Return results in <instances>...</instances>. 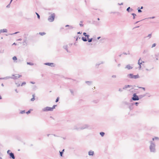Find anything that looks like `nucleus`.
Wrapping results in <instances>:
<instances>
[{"label":"nucleus","mask_w":159,"mask_h":159,"mask_svg":"<svg viewBox=\"0 0 159 159\" xmlns=\"http://www.w3.org/2000/svg\"><path fill=\"white\" fill-rule=\"evenodd\" d=\"M139 65V69H140L141 67V65Z\"/></svg>","instance_id":"60"},{"label":"nucleus","mask_w":159,"mask_h":159,"mask_svg":"<svg viewBox=\"0 0 159 159\" xmlns=\"http://www.w3.org/2000/svg\"><path fill=\"white\" fill-rule=\"evenodd\" d=\"M100 134L102 137H103L105 135V133L103 132H101L100 133Z\"/></svg>","instance_id":"25"},{"label":"nucleus","mask_w":159,"mask_h":159,"mask_svg":"<svg viewBox=\"0 0 159 159\" xmlns=\"http://www.w3.org/2000/svg\"><path fill=\"white\" fill-rule=\"evenodd\" d=\"M9 155L10 156V158H12L13 159H15V157L14 153L11 152L9 154Z\"/></svg>","instance_id":"8"},{"label":"nucleus","mask_w":159,"mask_h":159,"mask_svg":"<svg viewBox=\"0 0 159 159\" xmlns=\"http://www.w3.org/2000/svg\"><path fill=\"white\" fill-rule=\"evenodd\" d=\"M156 43H153L152 46V48L153 47H155L156 46Z\"/></svg>","instance_id":"44"},{"label":"nucleus","mask_w":159,"mask_h":159,"mask_svg":"<svg viewBox=\"0 0 159 159\" xmlns=\"http://www.w3.org/2000/svg\"><path fill=\"white\" fill-rule=\"evenodd\" d=\"M11 78V77L10 76H7L6 77H4V78H0V80H7Z\"/></svg>","instance_id":"14"},{"label":"nucleus","mask_w":159,"mask_h":159,"mask_svg":"<svg viewBox=\"0 0 159 159\" xmlns=\"http://www.w3.org/2000/svg\"><path fill=\"white\" fill-rule=\"evenodd\" d=\"M148 37H149L150 38L151 37V34H148Z\"/></svg>","instance_id":"57"},{"label":"nucleus","mask_w":159,"mask_h":159,"mask_svg":"<svg viewBox=\"0 0 159 159\" xmlns=\"http://www.w3.org/2000/svg\"><path fill=\"white\" fill-rule=\"evenodd\" d=\"M26 84V82H23L21 84V86H23L24 85H25Z\"/></svg>","instance_id":"41"},{"label":"nucleus","mask_w":159,"mask_h":159,"mask_svg":"<svg viewBox=\"0 0 159 159\" xmlns=\"http://www.w3.org/2000/svg\"><path fill=\"white\" fill-rule=\"evenodd\" d=\"M67 48L68 46L67 45H64L63 46V48L67 52H70L68 51Z\"/></svg>","instance_id":"13"},{"label":"nucleus","mask_w":159,"mask_h":159,"mask_svg":"<svg viewBox=\"0 0 159 159\" xmlns=\"http://www.w3.org/2000/svg\"><path fill=\"white\" fill-rule=\"evenodd\" d=\"M12 76L13 77H11V79H14V80H16L18 78L21 76V75H20L18 74H16V75H12Z\"/></svg>","instance_id":"5"},{"label":"nucleus","mask_w":159,"mask_h":159,"mask_svg":"<svg viewBox=\"0 0 159 159\" xmlns=\"http://www.w3.org/2000/svg\"><path fill=\"white\" fill-rule=\"evenodd\" d=\"M46 34V33L44 32H39V34H40V35H42V36H43L44 35H45V34Z\"/></svg>","instance_id":"28"},{"label":"nucleus","mask_w":159,"mask_h":159,"mask_svg":"<svg viewBox=\"0 0 159 159\" xmlns=\"http://www.w3.org/2000/svg\"><path fill=\"white\" fill-rule=\"evenodd\" d=\"M123 89H122L120 88L119 89V91H120V92H121L123 91Z\"/></svg>","instance_id":"50"},{"label":"nucleus","mask_w":159,"mask_h":159,"mask_svg":"<svg viewBox=\"0 0 159 159\" xmlns=\"http://www.w3.org/2000/svg\"><path fill=\"white\" fill-rule=\"evenodd\" d=\"M83 34L85 37L86 35H87V34L85 32H84L83 33Z\"/></svg>","instance_id":"53"},{"label":"nucleus","mask_w":159,"mask_h":159,"mask_svg":"<svg viewBox=\"0 0 159 159\" xmlns=\"http://www.w3.org/2000/svg\"><path fill=\"white\" fill-rule=\"evenodd\" d=\"M82 39L83 41H84V42H86L87 41V39L85 37H82Z\"/></svg>","instance_id":"19"},{"label":"nucleus","mask_w":159,"mask_h":159,"mask_svg":"<svg viewBox=\"0 0 159 159\" xmlns=\"http://www.w3.org/2000/svg\"><path fill=\"white\" fill-rule=\"evenodd\" d=\"M18 41H21L22 40L21 39H19L17 40Z\"/></svg>","instance_id":"62"},{"label":"nucleus","mask_w":159,"mask_h":159,"mask_svg":"<svg viewBox=\"0 0 159 159\" xmlns=\"http://www.w3.org/2000/svg\"><path fill=\"white\" fill-rule=\"evenodd\" d=\"M57 106V105H54L52 107H51V110L52 111L53 110V109L55 108V107Z\"/></svg>","instance_id":"29"},{"label":"nucleus","mask_w":159,"mask_h":159,"mask_svg":"<svg viewBox=\"0 0 159 159\" xmlns=\"http://www.w3.org/2000/svg\"><path fill=\"white\" fill-rule=\"evenodd\" d=\"M133 86L132 85H125L124 86V87L123 88V89L124 90L126 89L127 88H130L131 87H132Z\"/></svg>","instance_id":"11"},{"label":"nucleus","mask_w":159,"mask_h":159,"mask_svg":"<svg viewBox=\"0 0 159 159\" xmlns=\"http://www.w3.org/2000/svg\"><path fill=\"white\" fill-rule=\"evenodd\" d=\"M76 41H77L78 40V39H80V37H79V36H76Z\"/></svg>","instance_id":"38"},{"label":"nucleus","mask_w":159,"mask_h":159,"mask_svg":"<svg viewBox=\"0 0 159 159\" xmlns=\"http://www.w3.org/2000/svg\"><path fill=\"white\" fill-rule=\"evenodd\" d=\"M10 150H8L7 151V154L9 155V154L10 152Z\"/></svg>","instance_id":"59"},{"label":"nucleus","mask_w":159,"mask_h":159,"mask_svg":"<svg viewBox=\"0 0 159 159\" xmlns=\"http://www.w3.org/2000/svg\"><path fill=\"white\" fill-rule=\"evenodd\" d=\"M7 29H1L0 30V34L2 33H4V32H7Z\"/></svg>","instance_id":"12"},{"label":"nucleus","mask_w":159,"mask_h":159,"mask_svg":"<svg viewBox=\"0 0 159 159\" xmlns=\"http://www.w3.org/2000/svg\"><path fill=\"white\" fill-rule=\"evenodd\" d=\"M104 63V62H103V61H102L101 62V63H99V64H97L96 65V67L98 68V66H99L101 64H103Z\"/></svg>","instance_id":"23"},{"label":"nucleus","mask_w":159,"mask_h":159,"mask_svg":"<svg viewBox=\"0 0 159 159\" xmlns=\"http://www.w3.org/2000/svg\"><path fill=\"white\" fill-rule=\"evenodd\" d=\"M133 105V104H131L129 106V108L131 109H132L131 107H132Z\"/></svg>","instance_id":"49"},{"label":"nucleus","mask_w":159,"mask_h":159,"mask_svg":"<svg viewBox=\"0 0 159 159\" xmlns=\"http://www.w3.org/2000/svg\"><path fill=\"white\" fill-rule=\"evenodd\" d=\"M59 152H60V155L62 157L63 154V152H60V151H59Z\"/></svg>","instance_id":"43"},{"label":"nucleus","mask_w":159,"mask_h":159,"mask_svg":"<svg viewBox=\"0 0 159 159\" xmlns=\"http://www.w3.org/2000/svg\"><path fill=\"white\" fill-rule=\"evenodd\" d=\"M55 13H53L48 16V20L50 22H53L55 19Z\"/></svg>","instance_id":"3"},{"label":"nucleus","mask_w":159,"mask_h":159,"mask_svg":"<svg viewBox=\"0 0 159 159\" xmlns=\"http://www.w3.org/2000/svg\"><path fill=\"white\" fill-rule=\"evenodd\" d=\"M83 21H80V26L82 27L84 25L82 24L83 23Z\"/></svg>","instance_id":"26"},{"label":"nucleus","mask_w":159,"mask_h":159,"mask_svg":"<svg viewBox=\"0 0 159 159\" xmlns=\"http://www.w3.org/2000/svg\"><path fill=\"white\" fill-rule=\"evenodd\" d=\"M33 110L31 109H30V110H29L28 111H27V112H26V113L27 114H28L29 113H30V112H31V111H32Z\"/></svg>","instance_id":"30"},{"label":"nucleus","mask_w":159,"mask_h":159,"mask_svg":"<svg viewBox=\"0 0 159 159\" xmlns=\"http://www.w3.org/2000/svg\"><path fill=\"white\" fill-rule=\"evenodd\" d=\"M87 40H88V41L89 43L91 42L93 40V38H91V39H87Z\"/></svg>","instance_id":"27"},{"label":"nucleus","mask_w":159,"mask_h":159,"mask_svg":"<svg viewBox=\"0 0 159 159\" xmlns=\"http://www.w3.org/2000/svg\"><path fill=\"white\" fill-rule=\"evenodd\" d=\"M147 94L150 95V93H146L145 94H144L143 95H141L139 96V99H141L143 97H144Z\"/></svg>","instance_id":"9"},{"label":"nucleus","mask_w":159,"mask_h":159,"mask_svg":"<svg viewBox=\"0 0 159 159\" xmlns=\"http://www.w3.org/2000/svg\"><path fill=\"white\" fill-rule=\"evenodd\" d=\"M85 83L88 85H90L92 84V82L91 81H86Z\"/></svg>","instance_id":"17"},{"label":"nucleus","mask_w":159,"mask_h":159,"mask_svg":"<svg viewBox=\"0 0 159 159\" xmlns=\"http://www.w3.org/2000/svg\"><path fill=\"white\" fill-rule=\"evenodd\" d=\"M139 88H141V89H143V90H145V88L144 87H139Z\"/></svg>","instance_id":"55"},{"label":"nucleus","mask_w":159,"mask_h":159,"mask_svg":"<svg viewBox=\"0 0 159 159\" xmlns=\"http://www.w3.org/2000/svg\"><path fill=\"white\" fill-rule=\"evenodd\" d=\"M89 127V125L87 124H84L82 126L80 127V129H85L88 128Z\"/></svg>","instance_id":"7"},{"label":"nucleus","mask_w":159,"mask_h":159,"mask_svg":"<svg viewBox=\"0 0 159 159\" xmlns=\"http://www.w3.org/2000/svg\"><path fill=\"white\" fill-rule=\"evenodd\" d=\"M118 5H123V2H122L121 3H118Z\"/></svg>","instance_id":"58"},{"label":"nucleus","mask_w":159,"mask_h":159,"mask_svg":"<svg viewBox=\"0 0 159 159\" xmlns=\"http://www.w3.org/2000/svg\"><path fill=\"white\" fill-rule=\"evenodd\" d=\"M125 68H127L128 70H130V69H132L133 68V67H131V66H130V65L129 64V65H127L126 66Z\"/></svg>","instance_id":"15"},{"label":"nucleus","mask_w":159,"mask_h":159,"mask_svg":"<svg viewBox=\"0 0 159 159\" xmlns=\"http://www.w3.org/2000/svg\"><path fill=\"white\" fill-rule=\"evenodd\" d=\"M155 18V16H152V17H150L148 18V19H154Z\"/></svg>","instance_id":"52"},{"label":"nucleus","mask_w":159,"mask_h":159,"mask_svg":"<svg viewBox=\"0 0 159 159\" xmlns=\"http://www.w3.org/2000/svg\"><path fill=\"white\" fill-rule=\"evenodd\" d=\"M10 3L9 4H8L7 6V8H9L10 7Z\"/></svg>","instance_id":"54"},{"label":"nucleus","mask_w":159,"mask_h":159,"mask_svg":"<svg viewBox=\"0 0 159 159\" xmlns=\"http://www.w3.org/2000/svg\"><path fill=\"white\" fill-rule=\"evenodd\" d=\"M127 77L129 79H136L139 77L138 74L136 75H134L133 74H129L127 75Z\"/></svg>","instance_id":"2"},{"label":"nucleus","mask_w":159,"mask_h":159,"mask_svg":"<svg viewBox=\"0 0 159 159\" xmlns=\"http://www.w3.org/2000/svg\"><path fill=\"white\" fill-rule=\"evenodd\" d=\"M73 27L72 25H70L69 27V29H71L73 28Z\"/></svg>","instance_id":"42"},{"label":"nucleus","mask_w":159,"mask_h":159,"mask_svg":"<svg viewBox=\"0 0 159 159\" xmlns=\"http://www.w3.org/2000/svg\"><path fill=\"white\" fill-rule=\"evenodd\" d=\"M120 64H119L118 65V67H120Z\"/></svg>","instance_id":"63"},{"label":"nucleus","mask_w":159,"mask_h":159,"mask_svg":"<svg viewBox=\"0 0 159 159\" xmlns=\"http://www.w3.org/2000/svg\"><path fill=\"white\" fill-rule=\"evenodd\" d=\"M85 37H86L87 38V39H89V35L87 34V35H86Z\"/></svg>","instance_id":"48"},{"label":"nucleus","mask_w":159,"mask_h":159,"mask_svg":"<svg viewBox=\"0 0 159 159\" xmlns=\"http://www.w3.org/2000/svg\"><path fill=\"white\" fill-rule=\"evenodd\" d=\"M131 15H133V19H135V16H136V14H135V13H132V14H131Z\"/></svg>","instance_id":"32"},{"label":"nucleus","mask_w":159,"mask_h":159,"mask_svg":"<svg viewBox=\"0 0 159 159\" xmlns=\"http://www.w3.org/2000/svg\"><path fill=\"white\" fill-rule=\"evenodd\" d=\"M42 111H52L51 110V107H47L42 109Z\"/></svg>","instance_id":"6"},{"label":"nucleus","mask_w":159,"mask_h":159,"mask_svg":"<svg viewBox=\"0 0 159 159\" xmlns=\"http://www.w3.org/2000/svg\"><path fill=\"white\" fill-rule=\"evenodd\" d=\"M142 12V11L140 9H138V12L139 13H140V12Z\"/></svg>","instance_id":"46"},{"label":"nucleus","mask_w":159,"mask_h":159,"mask_svg":"<svg viewBox=\"0 0 159 159\" xmlns=\"http://www.w3.org/2000/svg\"><path fill=\"white\" fill-rule=\"evenodd\" d=\"M54 63H44V65H48L49 66H54Z\"/></svg>","instance_id":"10"},{"label":"nucleus","mask_w":159,"mask_h":159,"mask_svg":"<svg viewBox=\"0 0 159 159\" xmlns=\"http://www.w3.org/2000/svg\"><path fill=\"white\" fill-rule=\"evenodd\" d=\"M32 97H33V98H31L30 100L31 101H34V100H35V94H34L32 95Z\"/></svg>","instance_id":"18"},{"label":"nucleus","mask_w":159,"mask_h":159,"mask_svg":"<svg viewBox=\"0 0 159 159\" xmlns=\"http://www.w3.org/2000/svg\"><path fill=\"white\" fill-rule=\"evenodd\" d=\"M59 97H57V99H56V102H57L59 100Z\"/></svg>","instance_id":"40"},{"label":"nucleus","mask_w":159,"mask_h":159,"mask_svg":"<svg viewBox=\"0 0 159 159\" xmlns=\"http://www.w3.org/2000/svg\"><path fill=\"white\" fill-rule=\"evenodd\" d=\"M27 64L28 65H31V66H32L34 65V64L33 63H32L31 62H27Z\"/></svg>","instance_id":"35"},{"label":"nucleus","mask_w":159,"mask_h":159,"mask_svg":"<svg viewBox=\"0 0 159 159\" xmlns=\"http://www.w3.org/2000/svg\"><path fill=\"white\" fill-rule=\"evenodd\" d=\"M110 13H113V14H115V13H117V14L118 15H120V12H110Z\"/></svg>","instance_id":"22"},{"label":"nucleus","mask_w":159,"mask_h":159,"mask_svg":"<svg viewBox=\"0 0 159 159\" xmlns=\"http://www.w3.org/2000/svg\"><path fill=\"white\" fill-rule=\"evenodd\" d=\"M101 38V37H98L97 38V39H99L100 38Z\"/></svg>","instance_id":"64"},{"label":"nucleus","mask_w":159,"mask_h":159,"mask_svg":"<svg viewBox=\"0 0 159 159\" xmlns=\"http://www.w3.org/2000/svg\"><path fill=\"white\" fill-rule=\"evenodd\" d=\"M142 62H144L143 61H142V60H141V59L140 58L138 61V64L139 65H141Z\"/></svg>","instance_id":"21"},{"label":"nucleus","mask_w":159,"mask_h":159,"mask_svg":"<svg viewBox=\"0 0 159 159\" xmlns=\"http://www.w3.org/2000/svg\"><path fill=\"white\" fill-rule=\"evenodd\" d=\"M25 110H23V111H20V114H24V113H25Z\"/></svg>","instance_id":"37"},{"label":"nucleus","mask_w":159,"mask_h":159,"mask_svg":"<svg viewBox=\"0 0 159 159\" xmlns=\"http://www.w3.org/2000/svg\"><path fill=\"white\" fill-rule=\"evenodd\" d=\"M112 78H115L116 77V75H113L112 76Z\"/></svg>","instance_id":"56"},{"label":"nucleus","mask_w":159,"mask_h":159,"mask_svg":"<svg viewBox=\"0 0 159 159\" xmlns=\"http://www.w3.org/2000/svg\"><path fill=\"white\" fill-rule=\"evenodd\" d=\"M73 129H76V130H79L80 129V127H77L76 126H74V128H73Z\"/></svg>","instance_id":"24"},{"label":"nucleus","mask_w":159,"mask_h":159,"mask_svg":"<svg viewBox=\"0 0 159 159\" xmlns=\"http://www.w3.org/2000/svg\"><path fill=\"white\" fill-rule=\"evenodd\" d=\"M150 145L149 146V149L151 152L155 153L156 152L155 144L152 141L150 142Z\"/></svg>","instance_id":"1"},{"label":"nucleus","mask_w":159,"mask_h":159,"mask_svg":"<svg viewBox=\"0 0 159 159\" xmlns=\"http://www.w3.org/2000/svg\"><path fill=\"white\" fill-rule=\"evenodd\" d=\"M134 104H135L136 106H137L139 104V103L138 102H136L134 103Z\"/></svg>","instance_id":"47"},{"label":"nucleus","mask_w":159,"mask_h":159,"mask_svg":"<svg viewBox=\"0 0 159 159\" xmlns=\"http://www.w3.org/2000/svg\"><path fill=\"white\" fill-rule=\"evenodd\" d=\"M88 154L89 156H93L94 154V152L93 151H90L89 152Z\"/></svg>","instance_id":"16"},{"label":"nucleus","mask_w":159,"mask_h":159,"mask_svg":"<svg viewBox=\"0 0 159 159\" xmlns=\"http://www.w3.org/2000/svg\"><path fill=\"white\" fill-rule=\"evenodd\" d=\"M19 33V32H16L14 33H13V34H11V35H13V34H17L18 33Z\"/></svg>","instance_id":"51"},{"label":"nucleus","mask_w":159,"mask_h":159,"mask_svg":"<svg viewBox=\"0 0 159 159\" xmlns=\"http://www.w3.org/2000/svg\"><path fill=\"white\" fill-rule=\"evenodd\" d=\"M70 93H71V94L72 95H74V91H73L72 89H70Z\"/></svg>","instance_id":"34"},{"label":"nucleus","mask_w":159,"mask_h":159,"mask_svg":"<svg viewBox=\"0 0 159 159\" xmlns=\"http://www.w3.org/2000/svg\"><path fill=\"white\" fill-rule=\"evenodd\" d=\"M16 85H17V87H19V86L20 85V84H19L18 83H16Z\"/></svg>","instance_id":"45"},{"label":"nucleus","mask_w":159,"mask_h":159,"mask_svg":"<svg viewBox=\"0 0 159 159\" xmlns=\"http://www.w3.org/2000/svg\"><path fill=\"white\" fill-rule=\"evenodd\" d=\"M131 99L133 101H138L139 99V96H137L136 93L133 94Z\"/></svg>","instance_id":"4"},{"label":"nucleus","mask_w":159,"mask_h":159,"mask_svg":"<svg viewBox=\"0 0 159 159\" xmlns=\"http://www.w3.org/2000/svg\"><path fill=\"white\" fill-rule=\"evenodd\" d=\"M12 59L13 60H16L17 59V58L16 56H14L12 57Z\"/></svg>","instance_id":"36"},{"label":"nucleus","mask_w":159,"mask_h":159,"mask_svg":"<svg viewBox=\"0 0 159 159\" xmlns=\"http://www.w3.org/2000/svg\"><path fill=\"white\" fill-rule=\"evenodd\" d=\"M130 11H132L133 10V9L132 8H130V7H128L126 9V11L128 12H129L130 11Z\"/></svg>","instance_id":"20"},{"label":"nucleus","mask_w":159,"mask_h":159,"mask_svg":"<svg viewBox=\"0 0 159 159\" xmlns=\"http://www.w3.org/2000/svg\"><path fill=\"white\" fill-rule=\"evenodd\" d=\"M35 13L36 14V15H37V18L39 19L40 18V15L38 13H37V12H35Z\"/></svg>","instance_id":"31"},{"label":"nucleus","mask_w":159,"mask_h":159,"mask_svg":"<svg viewBox=\"0 0 159 159\" xmlns=\"http://www.w3.org/2000/svg\"><path fill=\"white\" fill-rule=\"evenodd\" d=\"M30 83H31V84H35V83L34 82H33L32 81H31L30 82Z\"/></svg>","instance_id":"61"},{"label":"nucleus","mask_w":159,"mask_h":159,"mask_svg":"<svg viewBox=\"0 0 159 159\" xmlns=\"http://www.w3.org/2000/svg\"><path fill=\"white\" fill-rule=\"evenodd\" d=\"M26 38L25 39H24L23 40V45H25L24 43H26Z\"/></svg>","instance_id":"33"},{"label":"nucleus","mask_w":159,"mask_h":159,"mask_svg":"<svg viewBox=\"0 0 159 159\" xmlns=\"http://www.w3.org/2000/svg\"><path fill=\"white\" fill-rule=\"evenodd\" d=\"M159 139V138L157 137H155L154 138L152 139V140H154V139Z\"/></svg>","instance_id":"39"}]
</instances>
